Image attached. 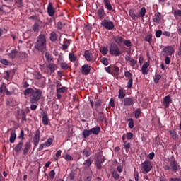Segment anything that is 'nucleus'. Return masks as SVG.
<instances>
[{
  "label": "nucleus",
  "mask_w": 181,
  "mask_h": 181,
  "mask_svg": "<svg viewBox=\"0 0 181 181\" xmlns=\"http://www.w3.org/2000/svg\"><path fill=\"white\" fill-rule=\"evenodd\" d=\"M123 44L127 46V47H132V42L129 40H124Z\"/></svg>",
  "instance_id": "48"
},
{
  "label": "nucleus",
  "mask_w": 181,
  "mask_h": 181,
  "mask_svg": "<svg viewBox=\"0 0 181 181\" xmlns=\"http://www.w3.org/2000/svg\"><path fill=\"white\" fill-rule=\"evenodd\" d=\"M40 97H42V90H40V89H36V90H34L30 99L31 104H37V101L40 100Z\"/></svg>",
  "instance_id": "4"
},
{
  "label": "nucleus",
  "mask_w": 181,
  "mask_h": 181,
  "mask_svg": "<svg viewBox=\"0 0 181 181\" xmlns=\"http://www.w3.org/2000/svg\"><path fill=\"white\" fill-rule=\"evenodd\" d=\"M60 67L62 70H67L69 69V64L66 62H62L60 64Z\"/></svg>",
  "instance_id": "52"
},
{
  "label": "nucleus",
  "mask_w": 181,
  "mask_h": 181,
  "mask_svg": "<svg viewBox=\"0 0 181 181\" xmlns=\"http://www.w3.org/2000/svg\"><path fill=\"white\" fill-rule=\"evenodd\" d=\"M49 40H51V42H56L57 40V34L55 32L50 33Z\"/></svg>",
  "instance_id": "33"
},
{
  "label": "nucleus",
  "mask_w": 181,
  "mask_h": 181,
  "mask_svg": "<svg viewBox=\"0 0 181 181\" xmlns=\"http://www.w3.org/2000/svg\"><path fill=\"white\" fill-rule=\"evenodd\" d=\"M69 59L70 62H71L72 63H74V62H76V60H77V57H76V55H74V54H73V53H69Z\"/></svg>",
  "instance_id": "40"
},
{
  "label": "nucleus",
  "mask_w": 181,
  "mask_h": 181,
  "mask_svg": "<svg viewBox=\"0 0 181 181\" xmlns=\"http://www.w3.org/2000/svg\"><path fill=\"white\" fill-rule=\"evenodd\" d=\"M97 16H98V18L100 21H103V19H104V18H105V16H107V13H105V11L104 10V7L103 6H100L98 11H97Z\"/></svg>",
  "instance_id": "12"
},
{
  "label": "nucleus",
  "mask_w": 181,
  "mask_h": 181,
  "mask_svg": "<svg viewBox=\"0 0 181 181\" xmlns=\"http://www.w3.org/2000/svg\"><path fill=\"white\" fill-rule=\"evenodd\" d=\"M102 104H103V100H101L100 99L95 102V111H98V108H100V107H101Z\"/></svg>",
  "instance_id": "37"
},
{
  "label": "nucleus",
  "mask_w": 181,
  "mask_h": 181,
  "mask_svg": "<svg viewBox=\"0 0 181 181\" xmlns=\"http://www.w3.org/2000/svg\"><path fill=\"white\" fill-rule=\"evenodd\" d=\"M134 138V134L132 132H128L127 133V139L129 140H131Z\"/></svg>",
  "instance_id": "61"
},
{
  "label": "nucleus",
  "mask_w": 181,
  "mask_h": 181,
  "mask_svg": "<svg viewBox=\"0 0 181 181\" xmlns=\"http://www.w3.org/2000/svg\"><path fill=\"white\" fill-rule=\"evenodd\" d=\"M66 91H67V88H66L65 86H63V87L59 88L57 90V94L66 93Z\"/></svg>",
  "instance_id": "42"
},
{
  "label": "nucleus",
  "mask_w": 181,
  "mask_h": 181,
  "mask_svg": "<svg viewBox=\"0 0 181 181\" xmlns=\"http://www.w3.org/2000/svg\"><path fill=\"white\" fill-rule=\"evenodd\" d=\"M169 132L173 141H177V139H179V136H177V133H176V130L172 129Z\"/></svg>",
  "instance_id": "25"
},
{
  "label": "nucleus",
  "mask_w": 181,
  "mask_h": 181,
  "mask_svg": "<svg viewBox=\"0 0 181 181\" xmlns=\"http://www.w3.org/2000/svg\"><path fill=\"white\" fill-rule=\"evenodd\" d=\"M39 142H40V130L37 129L35 131V136L33 140V144H34V148H36L39 145Z\"/></svg>",
  "instance_id": "10"
},
{
  "label": "nucleus",
  "mask_w": 181,
  "mask_h": 181,
  "mask_svg": "<svg viewBox=\"0 0 181 181\" xmlns=\"http://www.w3.org/2000/svg\"><path fill=\"white\" fill-rule=\"evenodd\" d=\"M134 84L132 78L129 79L127 82V88H132V85Z\"/></svg>",
  "instance_id": "60"
},
{
  "label": "nucleus",
  "mask_w": 181,
  "mask_h": 181,
  "mask_svg": "<svg viewBox=\"0 0 181 181\" xmlns=\"http://www.w3.org/2000/svg\"><path fill=\"white\" fill-rule=\"evenodd\" d=\"M42 124L43 125H49V117L47 116V114L43 115Z\"/></svg>",
  "instance_id": "34"
},
{
  "label": "nucleus",
  "mask_w": 181,
  "mask_h": 181,
  "mask_svg": "<svg viewBox=\"0 0 181 181\" xmlns=\"http://www.w3.org/2000/svg\"><path fill=\"white\" fill-rule=\"evenodd\" d=\"M126 95H127V93L124 90V88H121L119 90L118 98H119V100H122L123 98H125Z\"/></svg>",
  "instance_id": "29"
},
{
  "label": "nucleus",
  "mask_w": 181,
  "mask_h": 181,
  "mask_svg": "<svg viewBox=\"0 0 181 181\" xmlns=\"http://www.w3.org/2000/svg\"><path fill=\"white\" fill-rule=\"evenodd\" d=\"M103 2L107 11H110V12H114V8L111 5V0H103Z\"/></svg>",
  "instance_id": "18"
},
{
  "label": "nucleus",
  "mask_w": 181,
  "mask_h": 181,
  "mask_svg": "<svg viewBox=\"0 0 181 181\" xmlns=\"http://www.w3.org/2000/svg\"><path fill=\"white\" fill-rule=\"evenodd\" d=\"M45 57L46 58L48 63H50V62L53 60V58H52V55H50V53L47 52L45 53Z\"/></svg>",
  "instance_id": "44"
},
{
  "label": "nucleus",
  "mask_w": 181,
  "mask_h": 181,
  "mask_svg": "<svg viewBox=\"0 0 181 181\" xmlns=\"http://www.w3.org/2000/svg\"><path fill=\"white\" fill-rule=\"evenodd\" d=\"M165 170H170L173 173H176L179 169H180V165L177 163V161L175 159L173 156L168 158V164L163 166Z\"/></svg>",
  "instance_id": "2"
},
{
  "label": "nucleus",
  "mask_w": 181,
  "mask_h": 181,
  "mask_svg": "<svg viewBox=\"0 0 181 181\" xmlns=\"http://www.w3.org/2000/svg\"><path fill=\"white\" fill-rule=\"evenodd\" d=\"M169 181H181V179L179 177H171Z\"/></svg>",
  "instance_id": "64"
},
{
  "label": "nucleus",
  "mask_w": 181,
  "mask_h": 181,
  "mask_svg": "<svg viewBox=\"0 0 181 181\" xmlns=\"http://www.w3.org/2000/svg\"><path fill=\"white\" fill-rule=\"evenodd\" d=\"M30 148H32V144H30V141L25 142V144L24 145V148L23 151V154L25 155V156H26V155H28Z\"/></svg>",
  "instance_id": "17"
},
{
  "label": "nucleus",
  "mask_w": 181,
  "mask_h": 181,
  "mask_svg": "<svg viewBox=\"0 0 181 181\" xmlns=\"http://www.w3.org/2000/svg\"><path fill=\"white\" fill-rule=\"evenodd\" d=\"M82 153L86 158H88L90 157V155H91V153H90V151L88 149H83Z\"/></svg>",
  "instance_id": "49"
},
{
  "label": "nucleus",
  "mask_w": 181,
  "mask_h": 181,
  "mask_svg": "<svg viewBox=\"0 0 181 181\" xmlns=\"http://www.w3.org/2000/svg\"><path fill=\"white\" fill-rule=\"evenodd\" d=\"M174 18L175 19H178V18H181V10H175L173 11Z\"/></svg>",
  "instance_id": "38"
},
{
  "label": "nucleus",
  "mask_w": 181,
  "mask_h": 181,
  "mask_svg": "<svg viewBox=\"0 0 181 181\" xmlns=\"http://www.w3.org/2000/svg\"><path fill=\"white\" fill-rule=\"evenodd\" d=\"M141 114H142V110H141V108H138L134 111V117L135 118L138 119L139 117H141Z\"/></svg>",
  "instance_id": "41"
},
{
  "label": "nucleus",
  "mask_w": 181,
  "mask_h": 181,
  "mask_svg": "<svg viewBox=\"0 0 181 181\" xmlns=\"http://www.w3.org/2000/svg\"><path fill=\"white\" fill-rule=\"evenodd\" d=\"M109 53L112 56H121L122 54V51L118 47L115 42H112L110 45Z\"/></svg>",
  "instance_id": "3"
},
{
  "label": "nucleus",
  "mask_w": 181,
  "mask_h": 181,
  "mask_svg": "<svg viewBox=\"0 0 181 181\" xmlns=\"http://www.w3.org/2000/svg\"><path fill=\"white\" fill-rule=\"evenodd\" d=\"M144 41L151 43V42H152V34H148L146 35L144 37Z\"/></svg>",
  "instance_id": "47"
},
{
  "label": "nucleus",
  "mask_w": 181,
  "mask_h": 181,
  "mask_svg": "<svg viewBox=\"0 0 181 181\" xmlns=\"http://www.w3.org/2000/svg\"><path fill=\"white\" fill-rule=\"evenodd\" d=\"M64 160H67L68 162H71V160H73V156L69 154H66L64 156Z\"/></svg>",
  "instance_id": "56"
},
{
  "label": "nucleus",
  "mask_w": 181,
  "mask_h": 181,
  "mask_svg": "<svg viewBox=\"0 0 181 181\" xmlns=\"http://www.w3.org/2000/svg\"><path fill=\"white\" fill-rule=\"evenodd\" d=\"M113 40L118 45V46H121V44L124 43V37L121 36H115Z\"/></svg>",
  "instance_id": "23"
},
{
  "label": "nucleus",
  "mask_w": 181,
  "mask_h": 181,
  "mask_svg": "<svg viewBox=\"0 0 181 181\" xmlns=\"http://www.w3.org/2000/svg\"><path fill=\"white\" fill-rule=\"evenodd\" d=\"M47 46V43L46 42V35H45L44 34H40L37 36V40L34 44V47L35 50L43 53V52L46 50Z\"/></svg>",
  "instance_id": "1"
},
{
  "label": "nucleus",
  "mask_w": 181,
  "mask_h": 181,
  "mask_svg": "<svg viewBox=\"0 0 181 181\" xmlns=\"http://www.w3.org/2000/svg\"><path fill=\"white\" fill-rule=\"evenodd\" d=\"M40 30V24H39V23L36 22L33 24V32H39V30Z\"/></svg>",
  "instance_id": "35"
},
{
  "label": "nucleus",
  "mask_w": 181,
  "mask_h": 181,
  "mask_svg": "<svg viewBox=\"0 0 181 181\" xmlns=\"http://www.w3.org/2000/svg\"><path fill=\"white\" fill-rule=\"evenodd\" d=\"M160 78H162V76H160V74H156L154 76V83L156 84H158L159 83V80H160Z\"/></svg>",
  "instance_id": "50"
},
{
  "label": "nucleus",
  "mask_w": 181,
  "mask_h": 181,
  "mask_svg": "<svg viewBox=\"0 0 181 181\" xmlns=\"http://www.w3.org/2000/svg\"><path fill=\"white\" fill-rule=\"evenodd\" d=\"M16 140V133L15 130H12L10 134V142L11 144H15V141Z\"/></svg>",
  "instance_id": "28"
},
{
  "label": "nucleus",
  "mask_w": 181,
  "mask_h": 181,
  "mask_svg": "<svg viewBox=\"0 0 181 181\" xmlns=\"http://www.w3.org/2000/svg\"><path fill=\"white\" fill-rule=\"evenodd\" d=\"M90 134L93 135H98L101 131V127L100 126H95V127H93L91 129H90Z\"/></svg>",
  "instance_id": "22"
},
{
  "label": "nucleus",
  "mask_w": 181,
  "mask_h": 181,
  "mask_svg": "<svg viewBox=\"0 0 181 181\" xmlns=\"http://www.w3.org/2000/svg\"><path fill=\"white\" fill-rule=\"evenodd\" d=\"M132 76H133V75L131 72H129L128 71L124 72V77H126V78H129V80H130L131 78H132Z\"/></svg>",
  "instance_id": "54"
},
{
  "label": "nucleus",
  "mask_w": 181,
  "mask_h": 181,
  "mask_svg": "<svg viewBox=\"0 0 181 181\" xmlns=\"http://www.w3.org/2000/svg\"><path fill=\"white\" fill-rule=\"evenodd\" d=\"M129 16H131V18L135 21L138 18H139V16H138V14H135V10L132 8L129 10Z\"/></svg>",
  "instance_id": "26"
},
{
  "label": "nucleus",
  "mask_w": 181,
  "mask_h": 181,
  "mask_svg": "<svg viewBox=\"0 0 181 181\" xmlns=\"http://www.w3.org/2000/svg\"><path fill=\"white\" fill-rule=\"evenodd\" d=\"M5 90H6V86H5V83H2L1 86H0V94H2Z\"/></svg>",
  "instance_id": "58"
},
{
  "label": "nucleus",
  "mask_w": 181,
  "mask_h": 181,
  "mask_svg": "<svg viewBox=\"0 0 181 181\" xmlns=\"http://www.w3.org/2000/svg\"><path fill=\"white\" fill-rule=\"evenodd\" d=\"M96 119L98 122H100V124H104L105 122V114L103 112H99Z\"/></svg>",
  "instance_id": "15"
},
{
  "label": "nucleus",
  "mask_w": 181,
  "mask_h": 181,
  "mask_svg": "<svg viewBox=\"0 0 181 181\" xmlns=\"http://www.w3.org/2000/svg\"><path fill=\"white\" fill-rule=\"evenodd\" d=\"M149 61L143 64L141 67L142 74H148V73H149V69H148V67H149Z\"/></svg>",
  "instance_id": "19"
},
{
  "label": "nucleus",
  "mask_w": 181,
  "mask_h": 181,
  "mask_svg": "<svg viewBox=\"0 0 181 181\" xmlns=\"http://www.w3.org/2000/svg\"><path fill=\"white\" fill-rule=\"evenodd\" d=\"M18 54V50L13 49L11 53L8 54L10 59H15L16 57V54Z\"/></svg>",
  "instance_id": "39"
},
{
  "label": "nucleus",
  "mask_w": 181,
  "mask_h": 181,
  "mask_svg": "<svg viewBox=\"0 0 181 181\" xmlns=\"http://www.w3.org/2000/svg\"><path fill=\"white\" fill-rule=\"evenodd\" d=\"M101 163H104L103 160H102L100 161L95 160V166H96L97 169H101L103 168V165H101Z\"/></svg>",
  "instance_id": "53"
},
{
  "label": "nucleus",
  "mask_w": 181,
  "mask_h": 181,
  "mask_svg": "<svg viewBox=\"0 0 181 181\" xmlns=\"http://www.w3.org/2000/svg\"><path fill=\"white\" fill-rule=\"evenodd\" d=\"M162 36V30H158L156 32V37H160Z\"/></svg>",
  "instance_id": "63"
},
{
  "label": "nucleus",
  "mask_w": 181,
  "mask_h": 181,
  "mask_svg": "<svg viewBox=\"0 0 181 181\" xmlns=\"http://www.w3.org/2000/svg\"><path fill=\"white\" fill-rule=\"evenodd\" d=\"M173 53H175V49L171 45L164 47L161 51L162 56H172Z\"/></svg>",
  "instance_id": "6"
},
{
  "label": "nucleus",
  "mask_w": 181,
  "mask_h": 181,
  "mask_svg": "<svg viewBox=\"0 0 181 181\" xmlns=\"http://www.w3.org/2000/svg\"><path fill=\"white\" fill-rule=\"evenodd\" d=\"M170 104H172V98H170V95L165 96L163 98V105L165 108H168Z\"/></svg>",
  "instance_id": "16"
},
{
  "label": "nucleus",
  "mask_w": 181,
  "mask_h": 181,
  "mask_svg": "<svg viewBox=\"0 0 181 181\" xmlns=\"http://www.w3.org/2000/svg\"><path fill=\"white\" fill-rule=\"evenodd\" d=\"M53 144V139L52 138H49L45 143L44 144L45 145V146H47V148H49V146H50V145H52Z\"/></svg>",
  "instance_id": "46"
},
{
  "label": "nucleus",
  "mask_w": 181,
  "mask_h": 181,
  "mask_svg": "<svg viewBox=\"0 0 181 181\" xmlns=\"http://www.w3.org/2000/svg\"><path fill=\"white\" fill-rule=\"evenodd\" d=\"M124 149H126V151H128L129 148H131V143L128 142V141H126L124 143Z\"/></svg>",
  "instance_id": "55"
},
{
  "label": "nucleus",
  "mask_w": 181,
  "mask_h": 181,
  "mask_svg": "<svg viewBox=\"0 0 181 181\" xmlns=\"http://www.w3.org/2000/svg\"><path fill=\"white\" fill-rule=\"evenodd\" d=\"M90 71H91V66L87 64H85L80 68V72L83 76H88V74H90Z\"/></svg>",
  "instance_id": "9"
},
{
  "label": "nucleus",
  "mask_w": 181,
  "mask_h": 181,
  "mask_svg": "<svg viewBox=\"0 0 181 181\" xmlns=\"http://www.w3.org/2000/svg\"><path fill=\"white\" fill-rule=\"evenodd\" d=\"M18 118H21L22 122H25L26 121V112L23 110H21L18 112Z\"/></svg>",
  "instance_id": "20"
},
{
  "label": "nucleus",
  "mask_w": 181,
  "mask_h": 181,
  "mask_svg": "<svg viewBox=\"0 0 181 181\" xmlns=\"http://www.w3.org/2000/svg\"><path fill=\"white\" fill-rule=\"evenodd\" d=\"M47 12L49 16H54V13H56V10L53 8V4L49 3L48 6L47 8Z\"/></svg>",
  "instance_id": "14"
},
{
  "label": "nucleus",
  "mask_w": 181,
  "mask_h": 181,
  "mask_svg": "<svg viewBox=\"0 0 181 181\" xmlns=\"http://www.w3.org/2000/svg\"><path fill=\"white\" fill-rule=\"evenodd\" d=\"M83 56L86 62H90V63H94L95 62L93 54H91L89 50H85Z\"/></svg>",
  "instance_id": "13"
},
{
  "label": "nucleus",
  "mask_w": 181,
  "mask_h": 181,
  "mask_svg": "<svg viewBox=\"0 0 181 181\" xmlns=\"http://www.w3.org/2000/svg\"><path fill=\"white\" fill-rule=\"evenodd\" d=\"M127 121L129 122V124H128L129 125V128L132 129V128H134V119L130 118V119H128Z\"/></svg>",
  "instance_id": "51"
},
{
  "label": "nucleus",
  "mask_w": 181,
  "mask_h": 181,
  "mask_svg": "<svg viewBox=\"0 0 181 181\" xmlns=\"http://www.w3.org/2000/svg\"><path fill=\"white\" fill-rule=\"evenodd\" d=\"M46 67L47 69V71H45L46 74H48V76H52L56 70H57V65L56 64L50 63L47 64Z\"/></svg>",
  "instance_id": "8"
},
{
  "label": "nucleus",
  "mask_w": 181,
  "mask_h": 181,
  "mask_svg": "<svg viewBox=\"0 0 181 181\" xmlns=\"http://www.w3.org/2000/svg\"><path fill=\"white\" fill-rule=\"evenodd\" d=\"M146 13V8H145V7H143L141 8L139 13L137 14V16H139V18H145Z\"/></svg>",
  "instance_id": "31"
},
{
  "label": "nucleus",
  "mask_w": 181,
  "mask_h": 181,
  "mask_svg": "<svg viewBox=\"0 0 181 181\" xmlns=\"http://www.w3.org/2000/svg\"><path fill=\"white\" fill-rule=\"evenodd\" d=\"M101 63H103V64H104V66H108V59L105 57L102 58L100 59Z\"/></svg>",
  "instance_id": "59"
},
{
  "label": "nucleus",
  "mask_w": 181,
  "mask_h": 181,
  "mask_svg": "<svg viewBox=\"0 0 181 181\" xmlns=\"http://www.w3.org/2000/svg\"><path fill=\"white\" fill-rule=\"evenodd\" d=\"M23 146V141H20L18 144L14 147L13 151L16 153L21 152L22 147Z\"/></svg>",
  "instance_id": "24"
},
{
  "label": "nucleus",
  "mask_w": 181,
  "mask_h": 181,
  "mask_svg": "<svg viewBox=\"0 0 181 181\" xmlns=\"http://www.w3.org/2000/svg\"><path fill=\"white\" fill-rule=\"evenodd\" d=\"M101 26L107 29V30H112L114 29V23L111 21H108L107 19H104L100 22Z\"/></svg>",
  "instance_id": "7"
},
{
  "label": "nucleus",
  "mask_w": 181,
  "mask_h": 181,
  "mask_svg": "<svg viewBox=\"0 0 181 181\" xmlns=\"http://www.w3.org/2000/svg\"><path fill=\"white\" fill-rule=\"evenodd\" d=\"M90 135H91V132L90 129H84L82 132V138H83V139H87Z\"/></svg>",
  "instance_id": "27"
},
{
  "label": "nucleus",
  "mask_w": 181,
  "mask_h": 181,
  "mask_svg": "<svg viewBox=\"0 0 181 181\" xmlns=\"http://www.w3.org/2000/svg\"><path fill=\"white\" fill-rule=\"evenodd\" d=\"M141 170L143 173H149L152 170V162L149 160H146L141 163Z\"/></svg>",
  "instance_id": "5"
},
{
  "label": "nucleus",
  "mask_w": 181,
  "mask_h": 181,
  "mask_svg": "<svg viewBox=\"0 0 181 181\" xmlns=\"http://www.w3.org/2000/svg\"><path fill=\"white\" fill-rule=\"evenodd\" d=\"M0 63H1V64H4V66H9V62L8 61V59H1L0 60Z\"/></svg>",
  "instance_id": "57"
},
{
  "label": "nucleus",
  "mask_w": 181,
  "mask_h": 181,
  "mask_svg": "<svg viewBox=\"0 0 181 181\" xmlns=\"http://www.w3.org/2000/svg\"><path fill=\"white\" fill-rule=\"evenodd\" d=\"M100 52L103 54V56H106V54H108V48L106 47H100Z\"/></svg>",
  "instance_id": "36"
},
{
  "label": "nucleus",
  "mask_w": 181,
  "mask_h": 181,
  "mask_svg": "<svg viewBox=\"0 0 181 181\" xmlns=\"http://www.w3.org/2000/svg\"><path fill=\"white\" fill-rule=\"evenodd\" d=\"M135 104L134 101V98L126 97L123 100V105L124 107H132Z\"/></svg>",
  "instance_id": "11"
},
{
  "label": "nucleus",
  "mask_w": 181,
  "mask_h": 181,
  "mask_svg": "<svg viewBox=\"0 0 181 181\" xmlns=\"http://www.w3.org/2000/svg\"><path fill=\"white\" fill-rule=\"evenodd\" d=\"M34 90L33 88H28L25 90L24 91V95H29V94H33Z\"/></svg>",
  "instance_id": "45"
},
{
  "label": "nucleus",
  "mask_w": 181,
  "mask_h": 181,
  "mask_svg": "<svg viewBox=\"0 0 181 181\" xmlns=\"http://www.w3.org/2000/svg\"><path fill=\"white\" fill-rule=\"evenodd\" d=\"M100 160H103V162H105V158H104V156H103L101 152H98L96 154V161L100 162Z\"/></svg>",
  "instance_id": "30"
},
{
  "label": "nucleus",
  "mask_w": 181,
  "mask_h": 181,
  "mask_svg": "<svg viewBox=\"0 0 181 181\" xmlns=\"http://www.w3.org/2000/svg\"><path fill=\"white\" fill-rule=\"evenodd\" d=\"M16 4L18 5V8H22V6H23L22 0H16Z\"/></svg>",
  "instance_id": "62"
},
{
  "label": "nucleus",
  "mask_w": 181,
  "mask_h": 181,
  "mask_svg": "<svg viewBox=\"0 0 181 181\" xmlns=\"http://www.w3.org/2000/svg\"><path fill=\"white\" fill-rule=\"evenodd\" d=\"M110 173L115 180H118V179H119V174H118V172H117V170H112L110 171Z\"/></svg>",
  "instance_id": "32"
},
{
  "label": "nucleus",
  "mask_w": 181,
  "mask_h": 181,
  "mask_svg": "<svg viewBox=\"0 0 181 181\" xmlns=\"http://www.w3.org/2000/svg\"><path fill=\"white\" fill-rule=\"evenodd\" d=\"M85 168H90V165H93V160L90 158L86 160L85 163H83Z\"/></svg>",
  "instance_id": "43"
},
{
  "label": "nucleus",
  "mask_w": 181,
  "mask_h": 181,
  "mask_svg": "<svg viewBox=\"0 0 181 181\" xmlns=\"http://www.w3.org/2000/svg\"><path fill=\"white\" fill-rule=\"evenodd\" d=\"M153 21L155 23H159L162 21V14L159 12L156 13Z\"/></svg>",
  "instance_id": "21"
}]
</instances>
